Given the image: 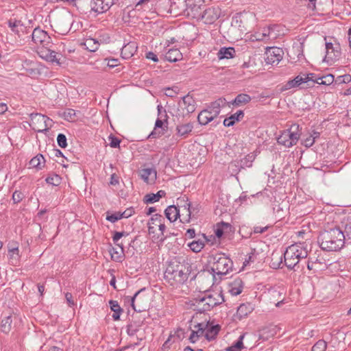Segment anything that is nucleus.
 Masks as SVG:
<instances>
[{"mask_svg": "<svg viewBox=\"0 0 351 351\" xmlns=\"http://www.w3.org/2000/svg\"><path fill=\"white\" fill-rule=\"evenodd\" d=\"M254 159V156L252 154H248L243 158L241 160H238L239 165H241V168L244 169L245 167H250L252 166V162Z\"/></svg>", "mask_w": 351, "mask_h": 351, "instance_id": "46", "label": "nucleus"}, {"mask_svg": "<svg viewBox=\"0 0 351 351\" xmlns=\"http://www.w3.org/2000/svg\"><path fill=\"white\" fill-rule=\"evenodd\" d=\"M108 66L110 68H115L119 66V60L117 59L108 60L107 63Z\"/></svg>", "mask_w": 351, "mask_h": 351, "instance_id": "64", "label": "nucleus"}, {"mask_svg": "<svg viewBox=\"0 0 351 351\" xmlns=\"http://www.w3.org/2000/svg\"><path fill=\"white\" fill-rule=\"evenodd\" d=\"M241 169V166L239 165L238 160L231 162L228 165V172L231 176H236Z\"/></svg>", "mask_w": 351, "mask_h": 351, "instance_id": "45", "label": "nucleus"}, {"mask_svg": "<svg viewBox=\"0 0 351 351\" xmlns=\"http://www.w3.org/2000/svg\"><path fill=\"white\" fill-rule=\"evenodd\" d=\"M322 250L319 244H311L310 250L308 251V270L313 269L314 264H324V258L322 257Z\"/></svg>", "mask_w": 351, "mask_h": 351, "instance_id": "9", "label": "nucleus"}, {"mask_svg": "<svg viewBox=\"0 0 351 351\" xmlns=\"http://www.w3.org/2000/svg\"><path fill=\"white\" fill-rule=\"evenodd\" d=\"M320 136V132H317V131H315V130H313L312 132L310 134V136H308V141L310 140L311 138H313L312 140V142L311 143L310 145H308V148L311 147L313 144L314 143V142L315 141V140L317 138H318Z\"/></svg>", "mask_w": 351, "mask_h": 351, "instance_id": "60", "label": "nucleus"}, {"mask_svg": "<svg viewBox=\"0 0 351 351\" xmlns=\"http://www.w3.org/2000/svg\"><path fill=\"white\" fill-rule=\"evenodd\" d=\"M210 263H212L211 270L219 277L228 274L232 270L233 262L224 254L217 253L209 257Z\"/></svg>", "mask_w": 351, "mask_h": 351, "instance_id": "5", "label": "nucleus"}, {"mask_svg": "<svg viewBox=\"0 0 351 351\" xmlns=\"http://www.w3.org/2000/svg\"><path fill=\"white\" fill-rule=\"evenodd\" d=\"M236 51L234 47H222L218 52V58L219 59H228L234 58Z\"/></svg>", "mask_w": 351, "mask_h": 351, "instance_id": "35", "label": "nucleus"}, {"mask_svg": "<svg viewBox=\"0 0 351 351\" xmlns=\"http://www.w3.org/2000/svg\"><path fill=\"white\" fill-rule=\"evenodd\" d=\"M243 287L242 280L239 278H237L232 283L229 291L232 295H238L242 292Z\"/></svg>", "mask_w": 351, "mask_h": 351, "instance_id": "38", "label": "nucleus"}, {"mask_svg": "<svg viewBox=\"0 0 351 351\" xmlns=\"http://www.w3.org/2000/svg\"><path fill=\"white\" fill-rule=\"evenodd\" d=\"M334 40V43L326 41V55L324 61L332 64L338 60L341 55L340 44Z\"/></svg>", "mask_w": 351, "mask_h": 351, "instance_id": "7", "label": "nucleus"}, {"mask_svg": "<svg viewBox=\"0 0 351 351\" xmlns=\"http://www.w3.org/2000/svg\"><path fill=\"white\" fill-rule=\"evenodd\" d=\"M122 218L123 215H121L120 213H115L110 215H108L106 217V219L112 223H114Z\"/></svg>", "mask_w": 351, "mask_h": 351, "instance_id": "52", "label": "nucleus"}, {"mask_svg": "<svg viewBox=\"0 0 351 351\" xmlns=\"http://www.w3.org/2000/svg\"><path fill=\"white\" fill-rule=\"evenodd\" d=\"M60 180V178L58 175H56L52 177H50V176L47 177L46 178L45 181L47 184L57 186L59 184Z\"/></svg>", "mask_w": 351, "mask_h": 351, "instance_id": "55", "label": "nucleus"}, {"mask_svg": "<svg viewBox=\"0 0 351 351\" xmlns=\"http://www.w3.org/2000/svg\"><path fill=\"white\" fill-rule=\"evenodd\" d=\"M284 52L280 47H269L265 53V61L267 64H278L282 59Z\"/></svg>", "mask_w": 351, "mask_h": 351, "instance_id": "10", "label": "nucleus"}, {"mask_svg": "<svg viewBox=\"0 0 351 351\" xmlns=\"http://www.w3.org/2000/svg\"><path fill=\"white\" fill-rule=\"evenodd\" d=\"M31 120H32L33 124H34L35 121L37 122H39V123H44L43 127H40L38 129H36L35 128H34V130H37L38 132L46 131L48 130L47 121H49V119L48 117H47L46 116L42 115L40 114H31Z\"/></svg>", "mask_w": 351, "mask_h": 351, "instance_id": "31", "label": "nucleus"}, {"mask_svg": "<svg viewBox=\"0 0 351 351\" xmlns=\"http://www.w3.org/2000/svg\"><path fill=\"white\" fill-rule=\"evenodd\" d=\"M178 203H184L183 205L180 206L182 211V214L180 215L182 218L180 219V221L182 223H189L190 221L191 215L193 214L191 203L189 202L188 198L185 196L178 199Z\"/></svg>", "mask_w": 351, "mask_h": 351, "instance_id": "14", "label": "nucleus"}, {"mask_svg": "<svg viewBox=\"0 0 351 351\" xmlns=\"http://www.w3.org/2000/svg\"><path fill=\"white\" fill-rule=\"evenodd\" d=\"M299 128L298 124H293L289 129L282 132L277 138L278 143L285 147H290L295 145L300 136Z\"/></svg>", "mask_w": 351, "mask_h": 351, "instance_id": "6", "label": "nucleus"}, {"mask_svg": "<svg viewBox=\"0 0 351 351\" xmlns=\"http://www.w3.org/2000/svg\"><path fill=\"white\" fill-rule=\"evenodd\" d=\"M165 221V218L162 215L159 214H155L152 216L149 222H148V232L149 234H153L155 233V228L154 226H158L161 222Z\"/></svg>", "mask_w": 351, "mask_h": 351, "instance_id": "25", "label": "nucleus"}, {"mask_svg": "<svg viewBox=\"0 0 351 351\" xmlns=\"http://www.w3.org/2000/svg\"><path fill=\"white\" fill-rule=\"evenodd\" d=\"M165 214L170 222L176 221L180 217V210L174 205L169 206L165 209Z\"/></svg>", "mask_w": 351, "mask_h": 351, "instance_id": "29", "label": "nucleus"}, {"mask_svg": "<svg viewBox=\"0 0 351 351\" xmlns=\"http://www.w3.org/2000/svg\"><path fill=\"white\" fill-rule=\"evenodd\" d=\"M282 264V256L276 254H272V258L271 262V267L274 269H278L281 267Z\"/></svg>", "mask_w": 351, "mask_h": 351, "instance_id": "47", "label": "nucleus"}, {"mask_svg": "<svg viewBox=\"0 0 351 351\" xmlns=\"http://www.w3.org/2000/svg\"><path fill=\"white\" fill-rule=\"evenodd\" d=\"M128 234L126 233L125 232H115L113 237H112V241L113 242L119 245L121 248V252H123V247L122 245H121L120 244L118 243V241L123 236H126L128 235Z\"/></svg>", "mask_w": 351, "mask_h": 351, "instance_id": "49", "label": "nucleus"}, {"mask_svg": "<svg viewBox=\"0 0 351 351\" xmlns=\"http://www.w3.org/2000/svg\"><path fill=\"white\" fill-rule=\"evenodd\" d=\"M109 304L110 309L114 312L112 315V319L114 321L119 320L121 313L123 312V309L120 307L118 302L116 300H110Z\"/></svg>", "mask_w": 351, "mask_h": 351, "instance_id": "36", "label": "nucleus"}, {"mask_svg": "<svg viewBox=\"0 0 351 351\" xmlns=\"http://www.w3.org/2000/svg\"><path fill=\"white\" fill-rule=\"evenodd\" d=\"M109 141H110V146L113 148H116L119 147L121 140L119 139L117 137L110 134L108 137Z\"/></svg>", "mask_w": 351, "mask_h": 351, "instance_id": "53", "label": "nucleus"}, {"mask_svg": "<svg viewBox=\"0 0 351 351\" xmlns=\"http://www.w3.org/2000/svg\"><path fill=\"white\" fill-rule=\"evenodd\" d=\"M182 101L179 103V106L186 110L187 114L193 112L196 108V102L195 99L189 95H186L182 98Z\"/></svg>", "mask_w": 351, "mask_h": 351, "instance_id": "17", "label": "nucleus"}, {"mask_svg": "<svg viewBox=\"0 0 351 351\" xmlns=\"http://www.w3.org/2000/svg\"><path fill=\"white\" fill-rule=\"evenodd\" d=\"M32 38L34 43L39 44L42 47H48L51 43V38L48 34L38 27L34 29Z\"/></svg>", "mask_w": 351, "mask_h": 351, "instance_id": "11", "label": "nucleus"}, {"mask_svg": "<svg viewBox=\"0 0 351 351\" xmlns=\"http://www.w3.org/2000/svg\"><path fill=\"white\" fill-rule=\"evenodd\" d=\"M79 113V112H76L73 109L68 108L64 112L63 116L65 120L73 122L78 119L77 114Z\"/></svg>", "mask_w": 351, "mask_h": 351, "instance_id": "42", "label": "nucleus"}, {"mask_svg": "<svg viewBox=\"0 0 351 351\" xmlns=\"http://www.w3.org/2000/svg\"><path fill=\"white\" fill-rule=\"evenodd\" d=\"M310 3V8L308 9V14L309 15H315L316 14H319L318 9L316 7V2Z\"/></svg>", "mask_w": 351, "mask_h": 351, "instance_id": "63", "label": "nucleus"}, {"mask_svg": "<svg viewBox=\"0 0 351 351\" xmlns=\"http://www.w3.org/2000/svg\"><path fill=\"white\" fill-rule=\"evenodd\" d=\"M305 41L306 37H300L297 41L293 43L292 48L290 49L289 53H292L293 56H296L298 60H300L301 57H304V47Z\"/></svg>", "mask_w": 351, "mask_h": 351, "instance_id": "18", "label": "nucleus"}, {"mask_svg": "<svg viewBox=\"0 0 351 351\" xmlns=\"http://www.w3.org/2000/svg\"><path fill=\"white\" fill-rule=\"evenodd\" d=\"M191 271V265L184 257H176L171 260L165 271V280L172 286L185 282Z\"/></svg>", "mask_w": 351, "mask_h": 351, "instance_id": "1", "label": "nucleus"}, {"mask_svg": "<svg viewBox=\"0 0 351 351\" xmlns=\"http://www.w3.org/2000/svg\"><path fill=\"white\" fill-rule=\"evenodd\" d=\"M278 331L276 326H269L263 328L259 332V339L263 341L268 340L269 338L275 336Z\"/></svg>", "mask_w": 351, "mask_h": 351, "instance_id": "21", "label": "nucleus"}, {"mask_svg": "<svg viewBox=\"0 0 351 351\" xmlns=\"http://www.w3.org/2000/svg\"><path fill=\"white\" fill-rule=\"evenodd\" d=\"M165 123L166 122L160 119H157L155 123V127L154 131L151 132L149 135V137L152 138H158L164 134L165 129Z\"/></svg>", "mask_w": 351, "mask_h": 351, "instance_id": "27", "label": "nucleus"}, {"mask_svg": "<svg viewBox=\"0 0 351 351\" xmlns=\"http://www.w3.org/2000/svg\"><path fill=\"white\" fill-rule=\"evenodd\" d=\"M244 336L245 335H241L239 339L237 341V342H235L234 344H233V348H234L236 349L237 351H241V349L243 348V338H244Z\"/></svg>", "mask_w": 351, "mask_h": 351, "instance_id": "56", "label": "nucleus"}, {"mask_svg": "<svg viewBox=\"0 0 351 351\" xmlns=\"http://www.w3.org/2000/svg\"><path fill=\"white\" fill-rule=\"evenodd\" d=\"M337 81L339 83H348L351 81V76L348 74L339 76Z\"/></svg>", "mask_w": 351, "mask_h": 351, "instance_id": "61", "label": "nucleus"}, {"mask_svg": "<svg viewBox=\"0 0 351 351\" xmlns=\"http://www.w3.org/2000/svg\"><path fill=\"white\" fill-rule=\"evenodd\" d=\"M208 241V239L204 234H202V238L193 241L189 244L191 250L194 252H199L205 246V243Z\"/></svg>", "mask_w": 351, "mask_h": 351, "instance_id": "23", "label": "nucleus"}, {"mask_svg": "<svg viewBox=\"0 0 351 351\" xmlns=\"http://www.w3.org/2000/svg\"><path fill=\"white\" fill-rule=\"evenodd\" d=\"M208 326V322L198 323L194 326V329L191 330V333L189 336V340L191 343H196L199 339L203 336L205 337L206 329Z\"/></svg>", "mask_w": 351, "mask_h": 351, "instance_id": "13", "label": "nucleus"}, {"mask_svg": "<svg viewBox=\"0 0 351 351\" xmlns=\"http://www.w3.org/2000/svg\"><path fill=\"white\" fill-rule=\"evenodd\" d=\"M8 26L11 29V30L16 34L17 35H19L20 32H22L25 27L21 23V21H17L16 19H10L8 21Z\"/></svg>", "mask_w": 351, "mask_h": 351, "instance_id": "39", "label": "nucleus"}, {"mask_svg": "<svg viewBox=\"0 0 351 351\" xmlns=\"http://www.w3.org/2000/svg\"><path fill=\"white\" fill-rule=\"evenodd\" d=\"M166 193L163 190L158 191L156 193H149L147 194L143 199V201L145 204H153L154 202H158L160 198L165 197Z\"/></svg>", "mask_w": 351, "mask_h": 351, "instance_id": "33", "label": "nucleus"}, {"mask_svg": "<svg viewBox=\"0 0 351 351\" xmlns=\"http://www.w3.org/2000/svg\"><path fill=\"white\" fill-rule=\"evenodd\" d=\"M310 75H313L311 73H308V88L313 87L315 84L328 86L332 84L335 80L334 75L332 74L323 75L316 80H313V77H310Z\"/></svg>", "mask_w": 351, "mask_h": 351, "instance_id": "16", "label": "nucleus"}, {"mask_svg": "<svg viewBox=\"0 0 351 351\" xmlns=\"http://www.w3.org/2000/svg\"><path fill=\"white\" fill-rule=\"evenodd\" d=\"M214 119H215V117L211 114L209 109L207 108L202 110L197 116V121L200 125H204L208 124Z\"/></svg>", "mask_w": 351, "mask_h": 351, "instance_id": "26", "label": "nucleus"}, {"mask_svg": "<svg viewBox=\"0 0 351 351\" xmlns=\"http://www.w3.org/2000/svg\"><path fill=\"white\" fill-rule=\"evenodd\" d=\"M220 326L219 324L210 326L208 322V326L205 331V338L208 341L214 340L220 330Z\"/></svg>", "mask_w": 351, "mask_h": 351, "instance_id": "32", "label": "nucleus"}, {"mask_svg": "<svg viewBox=\"0 0 351 351\" xmlns=\"http://www.w3.org/2000/svg\"><path fill=\"white\" fill-rule=\"evenodd\" d=\"M253 310L254 307L251 303L242 304L237 308L236 317L241 320L250 314Z\"/></svg>", "mask_w": 351, "mask_h": 351, "instance_id": "22", "label": "nucleus"}, {"mask_svg": "<svg viewBox=\"0 0 351 351\" xmlns=\"http://www.w3.org/2000/svg\"><path fill=\"white\" fill-rule=\"evenodd\" d=\"M244 117L243 110H238L234 114H231L229 117L223 120V125L230 127L234 125L237 121H240Z\"/></svg>", "mask_w": 351, "mask_h": 351, "instance_id": "24", "label": "nucleus"}, {"mask_svg": "<svg viewBox=\"0 0 351 351\" xmlns=\"http://www.w3.org/2000/svg\"><path fill=\"white\" fill-rule=\"evenodd\" d=\"M159 230L160 232V234L158 235L157 239L159 240L160 242H163L167 238V236H165L164 232L166 229V226L165 225L164 221L161 222L160 224H158Z\"/></svg>", "mask_w": 351, "mask_h": 351, "instance_id": "50", "label": "nucleus"}, {"mask_svg": "<svg viewBox=\"0 0 351 351\" xmlns=\"http://www.w3.org/2000/svg\"><path fill=\"white\" fill-rule=\"evenodd\" d=\"M193 129V123L179 124L176 127L177 134L180 136L186 137Z\"/></svg>", "mask_w": 351, "mask_h": 351, "instance_id": "34", "label": "nucleus"}, {"mask_svg": "<svg viewBox=\"0 0 351 351\" xmlns=\"http://www.w3.org/2000/svg\"><path fill=\"white\" fill-rule=\"evenodd\" d=\"M84 45L90 51H95L97 50L99 43V41L95 38H88L86 40Z\"/></svg>", "mask_w": 351, "mask_h": 351, "instance_id": "44", "label": "nucleus"}, {"mask_svg": "<svg viewBox=\"0 0 351 351\" xmlns=\"http://www.w3.org/2000/svg\"><path fill=\"white\" fill-rule=\"evenodd\" d=\"M204 0H186L183 10L184 14L188 16L199 20V17L202 12Z\"/></svg>", "mask_w": 351, "mask_h": 351, "instance_id": "8", "label": "nucleus"}, {"mask_svg": "<svg viewBox=\"0 0 351 351\" xmlns=\"http://www.w3.org/2000/svg\"><path fill=\"white\" fill-rule=\"evenodd\" d=\"M224 298L221 291H207L204 296H198L192 300L194 310L199 313L209 311L215 306L223 302Z\"/></svg>", "mask_w": 351, "mask_h": 351, "instance_id": "3", "label": "nucleus"}, {"mask_svg": "<svg viewBox=\"0 0 351 351\" xmlns=\"http://www.w3.org/2000/svg\"><path fill=\"white\" fill-rule=\"evenodd\" d=\"M51 45L48 47H42L38 51V53L39 54L40 57L47 61L51 62H56L59 64V60L56 58V53L50 49L49 47Z\"/></svg>", "mask_w": 351, "mask_h": 351, "instance_id": "19", "label": "nucleus"}, {"mask_svg": "<svg viewBox=\"0 0 351 351\" xmlns=\"http://www.w3.org/2000/svg\"><path fill=\"white\" fill-rule=\"evenodd\" d=\"M317 239L319 247L328 252L339 251L344 246L346 243V237H344L341 230L335 226L320 232Z\"/></svg>", "mask_w": 351, "mask_h": 351, "instance_id": "2", "label": "nucleus"}, {"mask_svg": "<svg viewBox=\"0 0 351 351\" xmlns=\"http://www.w3.org/2000/svg\"><path fill=\"white\" fill-rule=\"evenodd\" d=\"M327 345L325 341L319 340L312 347L311 351H326Z\"/></svg>", "mask_w": 351, "mask_h": 351, "instance_id": "48", "label": "nucleus"}, {"mask_svg": "<svg viewBox=\"0 0 351 351\" xmlns=\"http://www.w3.org/2000/svg\"><path fill=\"white\" fill-rule=\"evenodd\" d=\"M134 43H128L125 45L121 49V56L125 59H128L134 55L135 51Z\"/></svg>", "mask_w": 351, "mask_h": 351, "instance_id": "40", "label": "nucleus"}, {"mask_svg": "<svg viewBox=\"0 0 351 351\" xmlns=\"http://www.w3.org/2000/svg\"><path fill=\"white\" fill-rule=\"evenodd\" d=\"M251 101V97L247 94L241 93L239 94L231 104L236 106L246 104Z\"/></svg>", "mask_w": 351, "mask_h": 351, "instance_id": "37", "label": "nucleus"}, {"mask_svg": "<svg viewBox=\"0 0 351 351\" xmlns=\"http://www.w3.org/2000/svg\"><path fill=\"white\" fill-rule=\"evenodd\" d=\"M143 289H141L139 290L138 291H137L134 295V296H132L131 298H130V302H131V306L132 307V308L135 311H137V312H141L143 311V309H141L140 307L139 308H137L136 304H135V302L136 300H137V297L138 295V294L140 293V292L142 291Z\"/></svg>", "mask_w": 351, "mask_h": 351, "instance_id": "54", "label": "nucleus"}, {"mask_svg": "<svg viewBox=\"0 0 351 351\" xmlns=\"http://www.w3.org/2000/svg\"><path fill=\"white\" fill-rule=\"evenodd\" d=\"M214 105L218 108L219 112H221V108H223L226 106V100L223 97L219 98L218 99L213 101Z\"/></svg>", "mask_w": 351, "mask_h": 351, "instance_id": "57", "label": "nucleus"}, {"mask_svg": "<svg viewBox=\"0 0 351 351\" xmlns=\"http://www.w3.org/2000/svg\"><path fill=\"white\" fill-rule=\"evenodd\" d=\"M335 227L341 230L346 241H351V215L343 217L340 223Z\"/></svg>", "mask_w": 351, "mask_h": 351, "instance_id": "15", "label": "nucleus"}, {"mask_svg": "<svg viewBox=\"0 0 351 351\" xmlns=\"http://www.w3.org/2000/svg\"><path fill=\"white\" fill-rule=\"evenodd\" d=\"M45 162V160L43 156L39 154L31 159L29 165L34 168L41 169L42 165H43Z\"/></svg>", "mask_w": 351, "mask_h": 351, "instance_id": "41", "label": "nucleus"}, {"mask_svg": "<svg viewBox=\"0 0 351 351\" xmlns=\"http://www.w3.org/2000/svg\"><path fill=\"white\" fill-rule=\"evenodd\" d=\"M304 243L295 244L289 246L284 253L285 265L289 269H293L300 260H304L307 257V250L304 246Z\"/></svg>", "mask_w": 351, "mask_h": 351, "instance_id": "4", "label": "nucleus"}, {"mask_svg": "<svg viewBox=\"0 0 351 351\" xmlns=\"http://www.w3.org/2000/svg\"><path fill=\"white\" fill-rule=\"evenodd\" d=\"M141 178L147 183L154 182L156 179V171L152 168H147L141 170L140 171Z\"/></svg>", "mask_w": 351, "mask_h": 351, "instance_id": "30", "label": "nucleus"}, {"mask_svg": "<svg viewBox=\"0 0 351 351\" xmlns=\"http://www.w3.org/2000/svg\"><path fill=\"white\" fill-rule=\"evenodd\" d=\"M57 143L62 148H65L67 146L66 137L64 134H59L57 136Z\"/></svg>", "mask_w": 351, "mask_h": 351, "instance_id": "51", "label": "nucleus"}, {"mask_svg": "<svg viewBox=\"0 0 351 351\" xmlns=\"http://www.w3.org/2000/svg\"><path fill=\"white\" fill-rule=\"evenodd\" d=\"M12 316L9 315L4 317L1 322V330L4 333H8L11 330Z\"/></svg>", "mask_w": 351, "mask_h": 351, "instance_id": "43", "label": "nucleus"}, {"mask_svg": "<svg viewBox=\"0 0 351 351\" xmlns=\"http://www.w3.org/2000/svg\"><path fill=\"white\" fill-rule=\"evenodd\" d=\"M23 195L22 193L16 191L12 195V199L14 203H18L22 200Z\"/></svg>", "mask_w": 351, "mask_h": 351, "instance_id": "62", "label": "nucleus"}, {"mask_svg": "<svg viewBox=\"0 0 351 351\" xmlns=\"http://www.w3.org/2000/svg\"><path fill=\"white\" fill-rule=\"evenodd\" d=\"M207 109H209V111L211 112V114L216 118L219 116L220 114L219 110H218V108L214 105V103L212 102L207 108Z\"/></svg>", "mask_w": 351, "mask_h": 351, "instance_id": "58", "label": "nucleus"}, {"mask_svg": "<svg viewBox=\"0 0 351 351\" xmlns=\"http://www.w3.org/2000/svg\"><path fill=\"white\" fill-rule=\"evenodd\" d=\"M165 58L170 62H175L182 59V54L178 49L172 48L168 50Z\"/></svg>", "mask_w": 351, "mask_h": 351, "instance_id": "28", "label": "nucleus"}, {"mask_svg": "<svg viewBox=\"0 0 351 351\" xmlns=\"http://www.w3.org/2000/svg\"><path fill=\"white\" fill-rule=\"evenodd\" d=\"M307 82V74H303L302 76L298 75L294 79L289 80L285 85V89L288 90L292 88H298L303 84Z\"/></svg>", "mask_w": 351, "mask_h": 351, "instance_id": "20", "label": "nucleus"}, {"mask_svg": "<svg viewBox=\"0 0 351 351\" xmlns=\"http://www.w3.org/2000/svg\"><path fill=\"white\" fill-rule=\"evenodd\" d=\"M220 16V11L218 8H208L202 11L199 17L206 24H213Z\"/></svg>", "mask_w": 351, "mask_h": 351, "instance_id": "12", "label": "nucleus"}, {"mask_svg": "<svg viewBox=\"0 0 351 351\" xmlns=\"http://www.w3.org/2000/svg\"><path fill=\"white\" fill-rule=\"evenodd\" d=\"M178 87L167 88L165 89V95L167 97H173L178 94Z\"/></svg>", "mask_w": 351, "mask_h": 351, "instance_id": "59", "label": "nucleus"}]
</instances>
